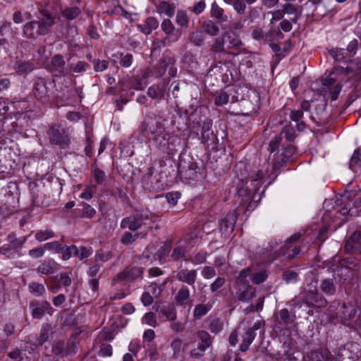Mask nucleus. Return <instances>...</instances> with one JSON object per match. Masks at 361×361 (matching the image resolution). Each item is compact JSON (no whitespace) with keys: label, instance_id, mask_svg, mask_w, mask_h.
<instances>
[{"label":"nucleus","instance_id":"obj_1","mask_svg":"<svg viewBox=\"0 0 361 361\" xmlns=\"http://www.w3.org/2000/svg\"><path fill=\"white\" fill-rule=\"evenodd\" d=\"M277 245L278 243L276 240H271L267 247L258 249L257 254L264 256L262 259L264 264H271L280 257H283V260L290 261L298 256L300 252L299 246L286 241L284 245L279 250L269 253Z\"/></svg>","mask_w":361,"mask_h":361},{"label":"nucleus","instance_id":"obj_2","mask_svg":"<svg viewBox=\"0 0 361 361\" xmlns=\"http://www.w3.org/2000/svg\"><path fill=\"white\" fill-rule=\"evenodd\" d=\"M157 219L158 216L148 209H135L129 216L122 219L121 228H128L132 231H135L142 226L152 229L151 224Z\"/></svg>","mask_w":361,"mask_h":361},{"label":"nucleus","instance_id":"obj_3","mask_svg":"<svg viewBox=\"0 0 361 361\" xmlns=\"http://www.w3.org/2000/svg\"><path fill=\"white\" fill-rule=\"evenodd\" d=\"M54 24V20L51 16L39 20L28 22L23 26V36L28 39H37L39 36L49 33Z\"/></svg>","mask_w":361,"mask_h":361},{"label":"nucleus","instance_id":"obj_4","mask_svg":"<svg viewBox=\"0 0 361 361\" xmlns=\"http://www.w3.org/2000/svg\"><path fill=\"white\" fill-rule=\"evenodd\" d=\"M353 68L348 66L346 67L341 66H334L326 76L322 78V83L324 86L326 87L341 83L346 80L348 75L353 73Z\"/></svg>","mask_w":361,"mask_h":361},{"label":"nucleus","instance_id":"obj_5","mask_svg":"<svg viewBox=\"0 0 361 361\" xmlns=\"http://www.w3.org/2000/svg\"><path fill=\"white\" fill-rule=\"evenodd\" d=\"M47 135L52 145H58L62 149L68 147L71 143L67 131L59 125L54 124L50 126Z\"/></svg>","mask_w":361,"mask_h":361},{"label":"nucleus","instance_id":"obj_6","mask_svg":"<svg viewBox=\"0 0 361 361\" xmlns=\"http://www.w3.org/2000/svg\"><path fill=\"white\" fill-rule=\"evenodd\" d=\"M161 28L166 36L161 40L154 42V44L159 48L169 46L172 42H177L179 39L180 34L178 30L176 31L175 26L171 20H164L161 24Z\"/></svg>","mask_w":361,"mask_h":361},{"label":"nucleus","instance_id":"obj_7","mask_svg":"<svg viewBox=\"0 0 361 361\" xmlns=\"http://www.w3.org/2000/svg\"><path fill=\"white\" fill-rule=\"evenodd\" d=\"M196 169V163L192 162L189 157L188 159H180L178 171L181 179L185 180H195L197 178Z\"/></svg>","mask_w":361,"mask_h":361},{"label":"nucleus","instance_id":"obj_8","mask_svg":"<svg viewBox=\"0 0 361 361\" xmlns=\"http://www.w3.org/2000/svg\"><path fill=\"white\" fill-rule=\"evenodd\" d=\"M32 94L40 102L45 103L49 101L50 89L47 81L42 78H37L33 81Z\"/></svg>","mask_w":361,"mask_h":361},{"label":"nucleus","instance_id":"obj_9","mask_svg":"<svg viewBox=\"0 0 361 361\" xmlns=\"http://www.w3.org/2000/svg\"><path fill=\"white\" fill-rule=\"evenodd\" d=\"M303 300L309 307L322 308L327 305V300L316 288L306 291L304 293Z\"/></svg>","mask_w":361,"mask_h":361},{"label":"nucleus","instance_id":"obj_10","mask_svg":"<svg viewBox=\"0 0 361 361\" xmlns=\"http://www.w3.org/2000/svg\"><path fill=\"white\" fill-rule=\"evenodd\" d=\"M311 103L307 100L301 102L300 109L294 110L290 112V118L292 121L296 123V127L298 130L302 131L307 127L305 121L303 120L304 111L310 110Z\"/></svg>","mask_w":361,"mask_h":361},{"label":"nucleus","instance_id":"obj_11","mask_svg":"<svg viewBox=\"0 0 361 361\" xmlns=\"http://www.w3.org/2000/svg\"><path fill=\"white\" fill-rule=\"evenodd\" d=\"M143 272L144 269L140 267H126L117 274V277L119 280L133 281L142 278Z\"/></svg>","mask_w":361,"mask_h":361},{"label":"nucleus","instance_id":"obj_12","mask_svg":"<svg viewBox=\"0 0 361 361\" xmlns=\"http://www.w3.org/2000/svg\"><path fill=\"white\" fill-rule=\"evenodd\" d=\"M303 361H333L331 353L326 349H317L307 353Z\"/></svg>","mask_w":361,"mask_h":361},{"label":"nucleus","instance_id":"obj_13","mask_svg":"<svg viewBox=\"0 0 361 361\" xmlns=\"http://www.w3.org/2000/svg\"><path fill=\"white\" fill-rule=\"evenodd\" d=\"M237 216L233 212L228 213L220 223V231L226 237L229 235L234 230Z\"/></svg>","mask_w":361,"mask_h":361},{"label":"nucleus","instance_id":"obj_14","mask_svg":"<svg viewBox=\"0 0 361 361\" xmlns=\"http://www.w3.org/2000/svg\"><path fill=\"white\" fill-rule=\"evenodd\" d=\"M176 278L178 281L185 283L189 286H194L197 278V272L195 269H180Z\"/></svg>","mask_w":361,"mask_h":361},{"label":"nucleus","instance_id":"obj_15","mask_svg":"<svg viewBox=\"0 0 361 361\" xmlns=\"http://www.w3.org/2000/svg\"><path fill=\"white\" fill-rule=\"evenodd\" d=\"M118 85L120 86V92L125 91L126 88H134L137 90H142L145 87L140 78H134L133 79L124 78L118 81Z\"/></svg>","mask_w":361,"mask_h":361},{"label":"nucleus","instance_id":"obj_16","mask_svg":"<svg viewBox=\"0 0 361 361\" xmlns=\"http://www.w3.org/2000/svg\"><path fill=\"white\" fill-rule=\"evenodd\" d=\"M345 247L348 252L361 253V233H353L348 239Z\"/></svg>","mask_w":361,"mask_h":361},{"label":"nucleus","instance_id":"obj_17","mask_svg":"<svg viewBox=\"0 0 361 361\" xmlns=\"http://www.w3.org/2000/svg\"><path fill=\"white\" fill-rule=\"evenodd\" d=\"M190 295L189 288L185 286H181L174 297L176 304L178 306L186 307L191 303Z\"/></svg>","mask_w":361,"mask_h":361},{"label":"nucleus","instance_id":"obj_18","mask_svg":"<svg viewBox=\"0 0 361 361\" xmlns=\"http://www.w3.org/2000/svg\"><path fill=\"white\" fill-rule=\"evenodd\" d=\"M284 14L293 16L290 19L293 23H297L302 16V9L299 6L286 3L282 6Z\"/></svg>","mask_w":361,"mask_h":361},{"label":"nucleus","instance_id":"obj_19","mask_svg":"<svg viewBox=\"0 0 361 361\" xmlns=\"http://www.w3.org/2000/svg\"><path fill=\"white\" fill-rule=\"evenodd\" d=\"M137 27L144 34L149 35L159 27V21L154 17H149L144 23L139 25Z\"/></svg>","mask_w":361,"mask_h":361},{"label":"nucleus","instance_id":"obj_20","mask_svg":"<svg viewBox=\"0 0 361 361\" xmlns=\"http://www.w3.org/2000/svg\"><path fill=\"white\" fill-rule=\"evenodd\" d=\"M96 210L89 204L83 203L82 207L76 209L74 214L80 218L92 219L96 215Z\"/></svg>","mask_w":361,"mask_h":361},{"label":"nucleus","instance_id":"obj_21","mask_svg":"<svg viewBox=\"0 0 361 361\" xmlns=\"http://www.w3.org/2000/svg\"><path fill=\"white\" fill-rule=\"evenodd\" d=\"M343 318L350 320V323L354 325L355 328H361V308H351L348 316H346L345 312L343 313Z\"/></svg>","mask_w":361,"mask_h":361},{"label":"nucleus","instance_id":"obj_22","mask_svg":"<svg viewBox=\"0 0 361 361\" xmlns=\"http://www.w3.org/2000/svg\"><path fill=\"white\" fill-rule=\"evenodd\" d=\"M321 290L326 295L331 296L336 293V286L334 279H325L320 284Z\"/></svg>","mask_w":361,"mask_h":361},{"label":"nucleus","instance_id":"obj_23","mask_svg":"<svg viewBox=\"0 0 361 361\" xmlns=\"http://www.w3.org/2000/svg\"><path fill=\"white\" fill-rule=\"evenodd\" d=\"M53 334V330L51 325L48 324H45L42 325V329L39 332V335L36 340V345H42L46 341L49 340V338Z\"/></svg>","mask_w":361,"mask_h":361},{"label":"nucleus","instance_id":"obj_24","mask_svg":"<svg viewBox=\"0 0 361 361\" xmlns=\"http://www.w3.org/2000/svg\"><path fill=\"white\" fill-rule=\"evenodd\" d=\"M55 265L56 262L53 259H45L39 264L37 268V271L41 274L49 275L54 272Z\"/></svg>","mask_w":361,"mask_h":361},{"label":"nucleus","instance_id":"obj_25","mask_svg":"<svg viewBox=\"0 0 361 361\" xmlns=\"http://www.w3.org/2000/svg\"><path fill=\"white\" fill-rule=\"evenodd\" d=\"M211 17L216 19L219 23H225L228 21V16L224 13V10L216 2H214L212 4Z\"/></svg>","mask_w":361,"mask_h":361},{"label":"nucleus","instance_id":"obj_26","mask_svg":"<svg viewBox=\"0 0 361 361\" xmlns=\"http://www.w3.org/2000/svg\"><path fill=\"white\" fill-rule=\"evenodd\" d=\"M164 86L163 85H154L147 90V95L157 100H161L164 96Z\"/></svg>","mask_w":361,"mask_h":361},{"label":"nucleus","instance_id":"obj_27","mask_svg":"<svg viewBox=\"0 0 361 361\" xmlns=\"http://www.w3.org/2000/svg\"><path fill=\"white\" fill-rule=\"evenodd\" d=\"M35 68V66L30 61H17L14 69L18 75H24L30 73Z\"/></svg>","mask_w":361,"mask_h":361},{"label":"nucleus","instance_id":"obj_28","mask_svg":"<svg viewBox=\"0 0 361 361\" xmlns=\"http://www.w3.org/2000/svg\"><path fill=\"white\" fill-rule=\"evenodd\" d=\"M224 37L227 39L229 49H240L243 45L240 37L235 32H226Z\"/></svg>","mask_w":361,"mask_h":361},{"label":"nucleus","instance_id":"obj_29","mask_svg":"<svg viewBox=\"0 0 361 361\" xmlns=\"http://www.w3.org/2000/svg\"><path fill=\"white\" fill-rule=\"evenodd\" d=\"M158 13L171 17L175 13V6L168 1H161L157 7Z\"/></svg>","mask_w":361,"mask_h":361},{"label":"nucleus","instance_id":"obj_30","mask_svg":"<svg viewBox=\"0 0 361 361\" xmlns=\"http://www.w3.org/2000/svg\"><path fill=\"white\" fill-rule=\"evenodd\" d=\"M197 337L200 340V342L197 345L200 347L203 348V349L204 350H207L212 345V337L209 335V334L206 331H199L197 332Z\"/></svg>","mask_w":361,"mask_h":361},{"label":"nucleus","instance_id":"obj_31","mask_svg":"<svg viewBox=\"0 0 361 361\" xmlns=\"http://www.w3.org/2000/svg\"><path fill=\"white\" fill-rule=\"evenodd\" d=\"M8 245L16 248L19 252H20L21 247L26 242L27 238L23 236L22 238H18L16 235L11 233L7 237Z\"/></svg>","mask_w":361,"mask_h":361},{"label":"nucleus","instance_id":"obj_32","mask_svg":"<svg viewBox=\"0 0 361 361\" xmlns=\"http://www.w3.org/2000/svg\"><path fill=\"white\" fill-rule=\"evenodd\" d=\"M212 307V306L210 303L196 305L193 312L194 318L196 319H200L206 315L211 310Z\"/></svg>","mask_w":361,"mask_h":361},{"label":"nucleus","instance_id":"obj_33","mask_svg":"<svg viewBox=\"0 0 361 361\" xmlns=\"http://www.w3.org/2000/svg\"><path fill=\"white\" fill-rule=\"evenodd\" d=\"M202 27L210 36H216L219 32L218 25L211 20L204 21L202 25Z\"/></svg>","mask_w":361,"mask_h":361},{"label":"nucleus","instance_id":"obj_34","mask_svg":"<svg viewBox=\"0 0 361 361\" xmlns=\"http://www.w3.org/2000/svg\"><path fill=\"white\" fill-rule=\"evenodd\" d=\"M189 39L190 42L194 45L200 47L204 42L205 35L203 31L200 30H196L190 34Z\"/></svg>","mask_w":361,"mask_h":361},{"label":"nucleus","instance_id":"obj_35","mask_svg":"<svg viewBox=\"0 0 361 361\" xmlns=\"http://www.w3.org/2000/svg\"><path fill=\"white\" fill-rule=\"evenodd\" d=\"M118 59V63L121 67L129 68L133 61V56L131 54L118 53L113 56Z\"/></svg>","mask_w":361,"mask_h":361},{"label":"nucleus","instance_id":"obj_36","mask_svg":"<svg viewBox=\"0 0 361 361\" xmlns=\"http://www.w3.org/2000/svg\"><path fill=\"white\" fill-rule=\"evenodd\" d=\"M81 13V10L78 6L67 7L62 10V16L68 20H72L77 18Z\"/></svg>","mask_w":361,"mask_h":361},{"label":"nucleus","instance_id":"obj_37","mask_svg":"<svg viewBox=\"0 0 361 361\" xmlns=\"http://www.w3.org/2000/svg\"><path fill=\"white\" fill-rule=\"evenodd\" d=\"M256 289L250 286H247L246 288L238 293V299L242 302H249L255 297Z\"/></svg>","mask_w":361,"mask_h":361},{"label":"nucleus","instance_id":"obj_38","mask_svg":"<svg viewBox=\"0 0 361 361\" xmlns=\"http://www.w3.org/2000/svg\"><path fill=\"white\" fill-rule=\"evenodd\" d=\"M280 323H282L284 326H288L289 324H293L295 320V315L293 313L290 314L288 310L286 308L282 309L279 312Z\"/></svg>","mask_w":361,"mask_h":361},{"label":"nucleus","instance_id":"obj_39","mask_svg":"<svg viewBox=\"0 0 361 361\" xmlns=\"http://www.w3.org/2000/svg\"><path fill=\"white\" fill-rule=\"evenodd\" d=\"M331 56L336 61H345L348 59L351 58L348 56V53L345 49H332L330 51Z\"/></svg>","mask_w":361,"mask_h":361},{"label":"nucleus","instance_id":"obj_40","mask_svg":"<svg viewBox=\"0 0 361 361\" xmlns=\"http://www.w3.org/2000/svg\"><path fill=\"white\" fill-rule=\"evenodd\" d=\"M55 237L54 232L51 229L39 230L35 233V238L38 242H44Z\"/></svg>","mask_w":361,"mask_h":361},{"label":"nucleus","instance_id":"obj_41","mask_svg":"<svg viewBox=\"0 0 361 361\" xmlns=\"http://www.w3.org/2000/svg\"><path fill=\"white\" fill-rule=\"evenodd\" d=\"M0 254L5 255L10 259H13L16 257L20 256V252L8 244H5L0 247Z\"/></svg>","mask_w":361,"mask_h":361},{"label":"nucleus","instance_id":"obj_42","mask_svg":"<svg viewBox=\"0 0 361 361\" xmlns=\"http://www.w3.org/2000/svg\"><path fill=\"white\" fill-rule=\"evenodd\" d=\"M28 289L30 292L36 297L42 296L46 293L44 286L37 282L30 283L28 286Z\"/></svg>","mask_w":361,"mask_h":361},{"label":"nucleus","instance_id":"obj_43","mask_svg":"<svg viewBox=\"0 0 361 361\" xmlns=\"http://www.w3.org/2000/svg\"><path fill=\"white\" fill-rule=\"evenodd\" d=\"M159 314L162 317H165L169 321H173L176 319V311L173 306H168L162 307Z\"/></svg>","mask_w":361,"mask_h":361},{"label":"nucleus","instance_id":"obj_44","mask_svg":"<svg viewBox=\"0 0 361 361\" xmlns=\"http://www.w3.org/2000/svg\"><path fill=\"white\" fill-rule=\"evenodd\" d=\"M51 63L54 68L59 73H63L65 68V61L61 55L57 54L52 58Z\"/></svg>","mask_w":361,"mask_h":361},{"label":"nucleus","instance_id":"obj_45","mask_svg":"<svg viewBox=\"0 0 361 361\" xmlns=\"http://www.w3.org/2000/svg\"><path fill=\"white\" fill-rule=\"evenodd\" d=\"M70 68L75 73H82L89 70L90 66L85 61H78L75 63H72Z\"/></svg>","mask_w":361,"mask_h":361},{"label":"nucleus","instance_id":"obj_46","mask_svg":"<svg viewBox=\"0 0 361 361\" xmlns=\"http://www.w3.org/2000/svg\"><path fill=\"white\" fill-rule=\"evenodd\" d=\"M78 252V248L74 245H72L71 246H68L65 247V245H63V252L61 254V258L63 260H68L73 256H76L77 253Z\"/></svg>","mask_w":361,"mask_h":361},{"label":"nucleus","instance_id":"obj_47","mask_svg":"<svg viewBox=\"0 0 361 361\" xmlns=\"http://www.w3.org/2000/svg\"><path fill=\"white\" fill-rule=\"evenodd\" d=\"M361 166V154L359 151L355 150L353 156L349 162V167L351 170L354 171L357 167Z\"/></svg>","mask_w":361,"mask_h":361},{"label":"nucleus","instance_id":"obj_48","mask_svg":"<svg viewBox=\"0 0 361 361\" xmlns=\"http://www.w3.org/2000/svg\"><path fill=\"white\" fill-rule=\"evenodd\" d=\"M63 244L59 241H52L44 244V248L47 250L54 251L57 254L63 252Z\"/></svg>","mask_w":361,"mask_h":361},{"label":"nucleus","instance_id":"obj_49","mask_svg":"<svg viewBox=\"0 0 361 361\" xmlns=\"http://www.w3.org/2000/svg\"><path fill=\"white\" fill-rule=\"evenodd\" d=\"M298 274L292 270L287 269L283 271L282 278L287 283H295L298 281Z\"/></svg>","mask_w":361,"mask_h":361},{"label":"nucleus","instance_id":"obj_50","mask_svg":"<svg viewBox=\"0 0 361 361\" xmlns=\"http://www.w3.org/2000/svg\"><path fill=\"white\" fill-rule=\"evenodd\" d=\"M224 35L221 37H217L215 39L212 47L211 50L215 53H221L224 51Z\"/></svg>","mask_w":361,"mask_h":361},{"label":"nucleus","instance_id":"obj_51","mask_svg":"<svg viewBox=\"0 0 361 361\" xmlns=\"http://www.w3.org/2000/svg\"><path fill=\"white\" fill-rule=\"evenodd\" d=\"M232 3L229 5H232L233 9L239 15H243L246 10V4L244 0H231Z\"/></svg>","mask_w":361,"mask_h":361},{"label":"nucleus","instance_id":"obj_52","mask_svg":"<svg viewBox=\"0 0 361 361\" xmlns=\"http://www.w3.org/2000/svg\"><path fill=\"white\" fill-rule=\"evenodd\" d=\"M267 276L266 271H259L253 274L250 279L254 283L260 284L267 279Z\"/></svg>","mask_w":361,"mask_h":361},{"label":"nucleus","instance_id":"obj_53","mask_svg":"<svg viewBox=\"0 0 361 361\" xmlns=\"http://www.w3.org/2000/svg\"><path fill=\"white\" fill-rule=\"evenodd\" d=\"M138 237V233L133 234L130 232H125L121 238V242L125 245L133 243Z\"/></svg>","mask_w":361,"mask_h":361},{"label":"nucleus","instance_id":"obj_54","mask_svg":"<svg viewBox=\"0 0 361 361\" xmlns=\"http://www.w3.org/2000/svg\"><path fill=\"white\" fill-rule=\"evenodd\" d=\"M169 138L170 137L166 134H158L156 135L155 140L161 150L166 149Z\"/></svg>","mask_w":361,"mask_h":361},{"label":"nucleus","instance_id":"obj_55","mask_svg":"<svg viewBox=\"0 0 361 361\" xmlns=\"http://www.w3.org/2000/svg\"><path fill=\"white\" fill-rule=\"evenodd\" d=\"M97 192V187L94 185H87L80 197L82 199L90 200Z\"/></svg>","mask_w":361,"mask_h":361},{"label":"nucleus","instance_id":"obj_56","mask_svg":"<svg viewBox=\"0 0 361 361\" xmlns=\"http://www.w3.org/2000/svg\"><path fill=\"white\" fill-rule=\"evenodd\" d=\"M223 326L224 323L220 319L212 320L209 325L210 331L214 334L219 333L223 329Z\"/></svg>","mask_w":361,"mask_h":361},{"label":"nucleus","instance_id":"obj_57","mask_svg":"<svg viewBox=\"0 0 361 361\" xmlns=\"http://www.w3.org/2000/svg\"><path fill=\"white\" fill-rule=\"evenodd\" d=\"M235 173L238 178L243 180L247 176V170L244 163L240 162L235 165Z\"/></svg>","mask_w":361,"mask_h":361},{"label":"nucleus","instance_id":"obj_58","mask_svg":"<svg viewBox=\"0 0 361 361\" xmlns=\"http://www.w3.org/2000/svg\"><path fill=\"white\" fill-rule=\"evenodd\" d=\"M142 322L152 327H156L157 326L155 314L152 312H147L144 315Z\"/></svg>","mask_w":361,"mask_h":361},{"label":"nucleus","instance_id":"obj_59","mask_svg":"<svg viewBox=\"0 0 361 361\" xmlns=\"http://www.w3.org/2000/svg\"><path fill=\"white\" fill-rule=\"evenodd\" d=\"M30 307L32 309V316L35 319H42L46 312L38 306V304L37 302L31 303Z\"/></svg>","mask_w":361,"mask_h":361},{"label":"nucleus","instance_id":"obj_60","mask_svg":"<svg viewBox=\"0 0 361 361\" xmlns=\"http://www.w3.org/2000/svg\"><path fill=\"white\" fill-rule=\"evenodd\" d=\"M94 65V70L96 72H102L105 71L109 66V61L106 60L95 59L92 61Z\"/></svg>","mask_w":361,"mask_h":361},{"label":"nucleus","instance_id":"obj_61","mask_svg":"<svg viewBox=\"0 0 361 361\" xmlns=\"http://www.w3.org/2000/svg\"><path fill=\"white\" fill-rule=\"evenodd\" d=\"M189 22L186 13L183 11H178L176 14V23L180 26L188 25Z\"/></svg>","mask_w":361,"mask_h":361},{"label":"nucleus","instance_id":"obj_62","mask_svg":"<svg viewBox=\"0 0 361 361\" xmlns=\"http://www.w3.org/2000/svg\"><path fill=\"white\" fill-rule=\"evenodd\" d=\"M33 56L36 60L44 61L47 59L46 47L44 45L39 46Z\"/></svg>","mask_w":361,"mask_h":361},{"label":"nucleus","instance_id":"obj_63","mask_svg":"<svg viewBox=\"0 0 361 361\" xmlns=\"http://www.w3.org/2000/svg\"><path fill=\"white\" fill-rule=\"evenodd\" d=\"M185 254V249L183 246H177L174 247L171 253V257L173 260L177 261L180 258L183 257Z\"/></svg>","mask_w":361,"mask_h":361},{"label":"nucleus","instance_id":"obj_64","mask_svg":"<svg viewBox=\"0 0 361 361\" xmlns=\"http://www.w3.org/2000/svg\"><path fill=\"white\" fill-rule=\"evenodd\" d=\"M201 273L202 276L206 279H212L216 274L215 269L210 266L204 267Z\"/></svg>","mask_w":361,"mask_h":361}]
</instances>
